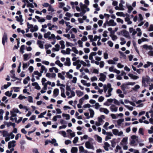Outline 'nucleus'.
<instances>
[{"label":"nucleus","instance_id":"40","mask_svg":"<svg viewBox=\"0 0 153 153\" xmlns=\"http://www.w3.org/2000/svg\"><path fill=\"white\" fill-rule=\"evenodd\" d=\"M89 111L90 112V117L93 118L94 117V111L91 108L89 109Z\"/></svg>","mask_w":153,"mask_h":153},{"label":"nucleus","instance_id":"44","mask_svg":"<svg viewBox=\"0 0 153 153\" xmlns=\"http://www.w3.org/2000/svg\"><path fill=\"white\" fill-rule=\"evenodd\" d=\"M37 44L39 45V47L41 49L43 48V45L42 43V42L40 40L37 41Z\"/></svg>","mask_w":153,"mask_h":153},{"label":"nucleus","instance_id":"10","mask_svg":"<svg viewBox=\"0 0 153 153\" xmlns=\"http://www.w3.org/2000/svg\"><path fill=\"white\" fill-rule=\"evenodd\" d=\"M80 8L81 11L83 12L84 13H85L86 11L88 12L90 10L89 8L87 7V6L85 4H84Z\"/></svg>","mask_w":153,"mask_h":153},{"label":"nucleus","instance_id":"31","mask_svg":"<svg viewBox=\"0 0 153 153\" xmlns=\"http://www.w3.org/2000/svg\"><path fill=\"white\" fill-rule=\"evenodd\" d=\"M128 76L131 79L134 80H136L139 78L138 76L135 75L131 74H129Z\"/></svg>","mask_w":153,"mask_h":153},{"label":"nucleus","instance_id":"57","mask_svg":"<svg viewBox=\"0 0 153 153\" xmlns=\"http://www.w3.org/2000/svg\"><path fill=\"white\" fill-rule=\"evenodd\" d=\"M116 14L118 16H124L125 14L123 12H117L116 13Z\"/></svg>","mask_w":153,"mask_h":153},{"label":"nucleus","instance_id":"43","mask_svg":"<svg viewBox=\"0 0 153 153\" xmlns=\"http://www.w3.org/2000/svg\"><path fill=\"white\" fill-rule=\"evenodd\" d=\"M2 134L3 137H7L10 136V134L8 132L6 131H3L2 133Z\"/></svg>","mask_w":153,"mask_h":153},{"label":"nucleus","instance_id":"23","mask_svg":"<svg viewBox=\"0 0 153 153\" xmlns=\"http://www.w3.org/2000/svg\"><path fill=\"white\" fill-rule=\"evenodd\" d=\"M56 76V74L54 73H53L52 74L47 73L46 74V76L49 78H55V77Z\"/></svg>","mask_w":153,"mask_h":153},{"label":"nucleus","instance_id":"36","mask_svg":"<svg viewBox=\"0 0 153 153\" xmlns=\"http://www.w3.org/2000/svg\"><path fill=\"white\" fill-rule=\"evenodd\" d=\"M55 48H53L52 49L53 51H58L59 50V45L58 44H56L55 45Z\"/></svg>","mask_w":153,"mask_h":153},{"label":"nucleus","instance_id":"12","mask_svg":"<svg viewBox=\"0 0 153 153\" xmlns=\"http://www.w3.org/2000/svg\"><path fill=\"white\" fill-rule=\"evenodd\" d=\"M108 25L109 26H114L116 25V23L113 19H110L109 21H106Z\"/></svg>","mask_w":153,"mask_h":153},{"label":"nucleus","instance_id":"53","mask_svg":"<svg viewBox=\"0 0 153 153\" xmlns=\"http://www.w3.org/2000/svg\"><path fill=\"white\" fill-rule=\"evenodd\" d=\"M93 6L95 8V10L97 11H99L100 10V8L98 7V5L96 3L93 5Z\"/></svg>","mask_w":153,"mask_h":153},{"label":"nucleus","instance_id":"6","mask_svg":"<svg viewBox=\"0 0 153 153\" xmlns=\"http://www.w3.org/2000/svg\"><path fill=\"white\" fill-rule=\"evenodd\" d=\"M32 76H35L37 80H39L40 79V77L42 76V74L38 71H35L32 74Z\"/></svg>","mask_w":153,"mask_h":153},{"label":"nucleus","instance_id":"56","mask_svg":"<svg viewBox=\"0 0 153 153\" xmlns=\"http://www.w3.org/2000/svg\"><path fill=\"white\" fill-rule=\"evenodd\" d=\"M124 119H120L117 120V124L120 126L122 122H124Z\"/></svg>","mask_w":153,"mask_h":153},{"label":"nucleus","instance_id":"14","mask_svg":"<svg viewBox=\"0 0 153 153\" xmlns=\"http://www.w3.org/2000/svg\"><path fill=\"white\" fill-rule=\"evenodd\" d=\"M16 141L15 140H12L11 141L9 142L8 143V148L9 149H10L12 147H14L16 146Z\"/></svg>","mask_w":153,"mask_h":153},{"label":"nucleus","instance_id":"54","mask_svg":"<svg viewBox=\"0 0 153 153\" xmlns=\"http://www.w3.org/2000/svg\"><path fill=\"white\" fill-rule=\"evenodd\" d=\"M48 11H51L52 12L55 11V10L54 9V8L51 5L49 7H48Z\"/></svg>","mask_w":153,"mask_h":153},{"label":"nucleus","instance_id":"15","mask_svg":"<svg viewBox=\"0 0 153 153\" xmlns=\"http://www.w3.org/2000/svg\"><path fill=\"white\" fill-rule=\"evenodd\" d=\"M16 18L17 21L19 22L21 25H22L23 24L22 23L23 21V19H22V15H20L19 16H16Z\"/></svg>","mask_w":153,"mask_h":153},{"label":"nucleus","instance_id":"52","mask_svg":"<svg viewBox=\"0 0 153 153\" xmlns=\"http://www.w3.org/2000/svg\"><path fill=\"white\" fill-rule=\"evenodd\" d=\"M120 40L121 42H120V44L121 45H124L126 42V41L125 39L123 38H120Z\"/></svg>","mask_w":153,"mask_h":153},{"label":"nucleus","instance_id":"64","mask_svg":"<svg viewBox=\"0 0 153 153\" xmlns=\"http://www.w3.org/2000/svg\"><path fill=\"white\" fill-rule=\"evenodd\" d=\"M114 103L115 104L117 105H120V103L119 101H118L117 100L115 99H114Z\"/></svg>","mask_w":153,"mask_h":153},{"label":"nucleus","instance_id":"7","mask_svg":"<svg viewBox=\"0 0 153 153\" xmlns=\"http://www.w3.org/2000/svg\"><path fill=\"white\" fill-rule=\"evenodd\" d=\"M96 52H91L89 55V59L90 60H91V63H95V61L93 59V57L95 56L97 54Z\"/></svg>","mask_w":153,"mask_h":153},{"label":"nucleus","instance_id":"24","mask_svg":"<svg viewBox=\"0 0 153 153\" xmlns=\"http://www.w3.org/2000/svg\"><path fill=\"white\" fill-rule=\"evenodd\" d=\"M47 69L44 65H43L41 67V68L40 70V72L42 74L43 72H45V73H46L47 72Z\"/></svg>","mask_w":153,"mask_h":153},{"label":"nucleus","instance_id":"48","mask_svg":"<svg viewBox=\"0 0 153 153\" xmlns=\"http://www.w3.org/2000/svg\"><path fill=\"white\" fill-rule=\"evenodd\" d=\"M58 76L62 80H64L65 79V76L61 73H58Z\"/></svg>","mask_w":153,"mask_h":153},{"label":"nucleus","instance_id":"22","mask_svg":"<svg viewBox=\"0 0 153 153\" xmlns=\"http://www.w3.org/2000/svg\"><path fill=\"white\" fill-rule=\"evenodd\" d=\"M125 2L123 0H120V3L119 6L120 8V10H123L124 9L123 7V4H125Z\"/></svg>","mask_w":153,"mask_h":153},{"label":"nucleus","instance_id":"50","mask_svg":"<svg viewBox=\"0 0 153 153\" xmlns=\"http://www.w3.org/2000/svg\"><path fill=\"white\" fill-rule=\"evenodd\" d=\"M55 64L58 65L60 67H62L63 66V64L61 63L59 60H56L55 62Z\"/></svg>","mask_w":153,"mask_h":153},{"label":"nucleus","instance_id":"16","mask_svg":"<svg viewBox=\"0 0 153 153\" xmlns=\"http://www.w3.org/2000/svg\"><path fill=\"white\" fill-rule=\"evenodd\" d=\"M100 78L99 80L101 81L104 82L106 80V76L103 73H100Z\"/></svg>","mask_w":153,"mask_h":153},{"label":"nucleus","instance_id":"34","mask_svg":"<svg viewBox=\"0 0 153 153\" xmlns=\"http://www.w3.org/2000/svg\"><path fill=\"white\" fill-rule=\"evenodd\" d=\"M110 146V145L107 142H105L104 143V146L103 147L105 150L108 151V147Z\"/></svg>","mask_w":153,"mask_h":153},{"label":"nucleus","instance_id":"41","mask_svg":"<svg viewBox=\"0 0 153 153\" xmlns=\"http://www.w3.org/2000/svg\"><path fill=\"white\" fill-rule=\"evenodd\" d=\"M76 93L78 97H81L84 94V93L83 92L79 90L76 91Z\"/></svg>","mask_w":153,"mask_h":153},{"label":"nucleus","instance_id":"37","mask_svg":"<svg viewBox=\"0 0 153 153\" xmlns=\"http://www.w3.org/2000/svg\"><path fill=\"white\" fill-rule=\"evenodd\" d=\"M56 141L55 139H53L52 140H49L50 143L53 144L54 146H58V144L56 143Z\"/></svg>","mask_w":153,"mask_h":153},{"label":"nucleus","instance_id":"62","mask_svg":"<svg viewBox=\"0 0 153 153\" xmlns=\"http://www.w3.org/2000/svg\"><path fill=\"white\" fill-rule=\"evenodd\" d=\"M66 45L67 47H72L74 46V45L71 43L66 42Z\"/></svg>","mask_w":153,"mask_h":153},{"label":"nucleus","instance_id":"26","mask_svg":"<svg viewBox=\"0 0 153 153\" xmlns=\"http://www.w3.org/2000/svg\"><path fill=\"white\" fill-rule=\"evenodd\" d=\"M143 48L146 49V50H152L153 49V48L152 46H148L146 44L143 45Z\"/></svg>","mask_w":153,"mask_h":153},{"label":"nucleus","instance_id":"61","mask_svg":"<svg viewBox=\"0 0 153 153\" xmlns=\"http://www.w3.org/2000/svg\"><path fill=\"white\" fill-rule=\"evenodd\" d=\"M9 114V112L8 111H7L5 113V116L4 117V119L6 120H7L9 119V117H8V116Z\"/></svg>","mask_w":153,"mask_h":153},{"label":"nucleus","instance_id":"38","mask_svg":"<svg viewBox=\"0 0 153 153\" xmlns=\"http://www.w3.org/2000/svg\"><path fill=\"white\" fill-rule=\"evenodd\" d=\"M129 31L130 33H132L133 36H134L137 33V31L132 27L129 28Z\"/></svg>","mask_w":153,"mask_h":153},{"label":"nucleus","instance_id":"28","mask_svg":"<svg viewBox=\"0 0 153 153\" xmlns=\"http://www.w3.org/2000/svg\"><path fill=\"white\" fill-rule=\"evenodd\" d=\"M116 93L119 94V96L120 97L123 98L124 97V95L123 94H122V92L120 89H117L116 91Z\"/></svg>","mask_w":153,"mask_h":153},{"label":"nucleus","instance_id":"11","mask_svg":"<svg viewBox=\"0 0 153 153\" xmlns=\"http://www.w3.org/2000/svg\"><path fill=\"white\" fill-rule=\"evenodd\" d=\"M85 147L88 149H93L94 147L93 145L89 141H87L85 143Z\"/></svg>","mask_w":153,"mask_h":153},{"label":"nucleus","instance_id":"29","mask_svg":"<svg viewBox=\"0 0 153 153\" xmlns=\"http://www.w3.org/2000/svg\"><path fill=\"white\" fill-rule=\"evenodd\" d=\"M35 18L38 20V21L39 22H44L45 21V19L44 18H40V17L37 16H35Z\"/></svg>","mask_w":153,"mask_h":153},{"label":"nucleus","instance_id":"32","mask_svg":"<svg viewBox=\"0 0 153 153\" xmlns=\"http://www.w3.org/2000/svg\"><path fill=\"white\" fill-rule=\"evenodd\" d=\"M105 118V117L104 115H102L98 117V121L101 123H102L103 121V120Z\"/></svg>","mask_w":153,"mask_h":153},{"label":"nucleus","instance_id":"5","mask_svg":"<svg viewBox=\"0 0 153 153\" xmlns=\"http://www.w3.org/2000/svg\"><path fill=\"white\" fill-rule=\"evenodd\" d=\"M119 59L117 57H115L112 59H111L107 61L108 63L110 65H115L117 64V62L118 61Z\"/></svg>","mask_w":153,"mask_h":153},{"label":"nucleus","instance_id":"21","mask_svg":"<svg viewBox=\"0 0 153 153\" xmlns=\"http://www.w3.org/2000/svg\"><path fill=\"white\" fill-rule=\"evenodd\" d=\"M99 110L100 112H103L105 114H107L109 113V111L107 108H100Z\"/></svg>","mask_w":153,"mask_h":153},{"label":"nucleus","instance_id":"3","mask_svg":"<svg viewBox=\"0 0 153 153\" xmlns=\"http://www.w3.org/2000/svg\"><path fill=\"white\" fill-rule=\"evenodd\" d=\"M10 112L11 116L14 117H16V113H21V112H20L19 110L16 108H13L12 110L10 111Z\"/></svg>","mask_w":153,"mask_h":153},{"label":"nucleus","instance_id":"45","mask_svg":"<svg viewBox=\"0 0 153 153\" xmlns=\"http://www.w3.org/2000/svg\"><path fill=\"white\" fill-rule=\"evenodd\" d=\"M78 151V149L76 147H72L71 152L72 153H77L76 152Z\"/></svg>","mask_w":153,"mask_h":153},{"label":"nucleus","instance_id":"13","mask_svg":"<svg viewBox=\"0 0 153 153\" xmlns=\"http://www.w3.org/2000/svg\"><path fill=\"white\" fill-rule=\"evenodd\" d=\"M111 111L112 112H116L117 111L118 107L114 104L111 105L109 108Z\"/></svg>","mask_w":153,"mask_h":153},{"label":"nucleus","instance_id":"17","mask_svg":"<svg viewBox=\"0 0 153 153\" xmlns=\"http://www.w3.org/2000/svg\"><path fill=\"white\" fill-rule=\"evenodd\" d=\"M30 31L32 32L35 31H36L38 30V27L37 25L33 26V25H31V27L30 28Z\"/></svg>","mask_w":153,"mask_h":153},{"label":"nucleus","instance_id":"60","mask_svg":"<svg viewBox=\"0 0 153 153\" xmlns=\"http://www.w3.org/2000/svg\"><path fill=\"white\" fill-rule=\"evenodd\" d=\"M29 56V54H25L23 55L24 60V61H27L28 59V58Z\"/></svg>","mask_w":153,"mask_h":153},{"label":"nucleus","instance_id":"49","mask_svg":"<svg viewBox=\"0 0 153 153\" xmlns=\"http://www.w3.org/2000/svg\"><path fill=\"white\" fill-rule=\"evenodd\" d=\"M30 78L29 76H28L23 80V83L25 84H26L28 83V81L30 80Z\"/></svg>","mask_w":153,"mask_h":153},{"label":"nucleus","instance_id":"2","mask_svg":"<svg viewBox=\"0 0 153 153\" xmlns=\"http://www.w3.org/2000/svg\"><path fill=\"white\" fill-rule=\"evenodd\" d=\"M150 78L148 76H146V77H143L142 78V85L145 87L147 86L146 85V82L147 83H148L149 82Z\"/></svg>","mask_w":153,"mask_h":153},{"label":"nucleus","instance_id":"18","mask_svg":"<svg viewBox=\"0 0 153 153\" xmlns=\"http://www.w3.org/2000/svg\"><path fill=\"white\" fill-rule=\"evenodd\" d=\"M7 34L6 33H4L2 38V43L4 45L5 42H7Z\"/></svg>","mask_w":153,"mask_h":153},{"label":"nucleus","instance_id":"30","mask_svg":"<svg viewBox=\"0 0 153 153\" xmlns=\"http://www.w3.org/2000/svg\"><path fill=\"white\" fill-rule=\"evenodd\" d=\"M53 97H56L59 94V90L58 88L54 89L53 91Z\"/></svg>","mask_w":153,"mask_h":153},{"label":"nucleus","instance_id":"27","mask_svg":"<svg viewBox=\"0 0 153 153\" xmlns=\"http://www.w3.org/2000/svg\"><path fill=\"white\" fill-rule=\"evenodd\" d=\"M65 65L68 66H70L71 65V62L70 61V59L68 57H67L66 59V61L64 63Z\"/></svg>","mask_w":153,"mask_h":153},{"label":"nucleus","instance_id":"39","mask_svg":"<svg viewBox=\"0 0 153 153\" xmlns=\"http://www.w3.org/2000/svg\"><path fill=\"white\" fill-rule=\"evenodd\" d=\"M125 21L127 22V24L128 25L131 24L132 23V22L130 21L129 16L125 18Z\"/></svg>","mask_w":153,"mask_h":153},{"label":"nucleus","instance_id":"9","mask_svg":"<svg viewBox=\"0 0 153 153\" xmlns=\"http://www.w3.org/2000/svg\"><path fill=\"white\" fill-rule=\"evenodd\" d=\"M70 92L71 94V95H70V93L68 91H66V92L65 94L66 95L68 96V99L71 98L75 96V93L73 91H71Z\"/></svg>","mask_w":153,"mask_h":153},{"label":"nucleus","instance_id":"19","mask_svg":"<svg viewBox=\"0 0 153 153\" xmlns=\"http://www.w3.org/2000/svg\"><path fill=\"white\" fill-rule=\"evenodd\" d=\"M128 138L127 137H124L122 140L120 144L122 145H126L128 143Z\"/></svg>","mask_w":153,"mask_h":153},{"label":"nucleus","instance_id":"33","mask_svg":"<svg viewBox=\"0 0 153 153\" xmlns=\"http://www.w3.org/2000/svg\"><path fill=\"white\" fill-rule=\"evenodd\" d=\"M94 137L95 139L98 142L101 143L102 142V138L97 135H96L94 136Z\"/></svg>","mask_w":153,"mask_h":153},{"label":"nucleus","instance_id":"58","mask_svg":"<svg viewBox=\"0 0 153 153\" xmlns=\"http://www.w3.org/2000/svg\"><path fill=\"white\" fill-rule=\"evenodd\" d=\"M62 116L63 117H65L66 119L67 120L70 119V115L68 114H63Z\"/></svg>","mask_w":153,"mask_h":153},{"label":"nucleus","instance_id":"8","mask_svg":"<svg viewBox=\"0 0 153 153\" xmlns=\"http://www.w3.org/2000/svg\"><path fill=\"white\" fill-rule=\"evenodd\" d=\"M72 51H73L74 53L76 54H79V55H82L83 53L82 51H79L77 49L76 47H73L72 48Z\"/></svg>","mask_w":153,"mask_h":153},{"label":"nucleus","instance_id":"59","mask_svg":"<svg viewBox=\"0 0 153 153\" xmlns=\"http://www.w3.org/2000/svg\"><path fill=\"white\" fill-rule=\"evenodd\" d=\"M79 46V47L82 48L83 47V42L81 40H79L77 42Z\"/></svg>","mask_w":153,"mask_h":153},{"label":"nucleus","instance_id":"42","mask_svg":"<svg viewBox=\"0 0 153 153\" xmlns=\"http://www.w3.org/2000/svg\"><path fill=\"white\" fill-rule=\"evenodd\" d=\"M59 44L61 45V48L62 49H64L65 48V42L63 40H61L59 42Z\"/></svg>","mask_w":153,"mask_h":153},{"label":"nucleus","instance_id":"47","mask_svg":"<svg viewBox=\"0 0 153 153\" xmlns=\"http://www.w3.org/2000/svg\"><path fill=\"white\" fill-rule=\"evenodd\" d=\"M4 113L2 109H0V120H2L3 119V114Z\"/></svg>","mask_w":153,"mask_h":153},{"label":"nucleus","instance_id":"25","mask_svg":"<svg viewBox=\"0 0 153 153\" xmlns=\"http://www.w3.org/2000/svg\"><path fill=\"white\" fill-rule=\"evenodd\" d=\"M153 67V63L149 61L146 62V63L144 65L143 67L145 68H147L150 66Z\"/></svg>","mask_w":153,"mask_h":153},{"label":"nucleus","instance_id":"4","mask_svg":"<svg viewBox=\"0 0 153 153\" xmlns=\"http://www.w3.org/2000/svg\"><path fill=\"white\" fill-rule=\"evenodd\" d=\"M112 132L113 134L116 136H121L123 135V132L122 131H119L117 129H113L112 130Z\"/></svg>","mask_w":153,"mask_h":153},{"label":"nucleus","instance_id":"46","mask_svg":"<svg viewBox=\"0 0 153 153\" xmlns=\"http://www.w3.org/2000/svg\"><path fill=\"white\" fill-rule=\"evenodd\" d=\"M30 63L29 62L27 63H23V70H24L26 68H27L28 67Z\"/></svg>","mask_w":153,"mask_h":153},{"label":"nucleus","instance_id":"1","mask_svg":"<svg viewBox=\"0 0 153 153\" xmlns=\"http://www.w3.org/2000/svg\"><path fill=\"white\" fill-rule=\"evenodd\" d=\"M44 37L45 38H48V39H55L56 37L55 35L53 34H51L50 31H48L44 34Z\"/></svg>","mask_w":153,"mask_h":153},{"label":"nucleus","instance_id":"20","mask_svg":"<svg viewBox=\"0 0 153 153\" xmlns=\"http://www.w3.org/2000/svg\"><path fill=\"white\" fill-rule=\"evenodd\" d=\"M113 90V88L111 87L109 88L107 91V93L105 95V97H110L111 95V92Z\"/></svg>","mask_w":153,"mask_h":153},{"label":"nucleus","instance_id":"55","mask_svg":"<svg viewBox=\"0 0 153 153\" xmlns=\"http://www.w3.org/2000/svg\"><path fill=\"white\" fill-rule=\"evenodd\" d=\"M94 106L95 108L96 109H98L101 106L98 102H96Z\"/></svg>","mask_w":153,"mask_h":153},{"label":"nucleus","instance_id":"51","mask_svg":"<svg viewBox=\"0 0 153 153\" xmlns=\"http://www.w3.org/2000/svg\"><path fill=\"white\" fill-rule=\"evenodd\" d=\"M126 7L128 8V12L129 13H130L133 9V7L131 6L128 5H127Z\"/></svg>","mask_w":153,"mask_h":153},{"label":"nucleus","instance_id":"63","mask_svg":"<svg viewBox=\"0 0 153 153\" xmlns=\"http://www.w3.org/2000/svg\"><path fill=\"white\" fill-rule=\"evenodd\" d=\"M117 22L118 23H120L121 24L123 23L124 22L123 20L121 19L120 18H117L116 19Z\"/></svg>","mask_w":153,"mask_h":153},{"label":"nucleus","instance_id":"35","mask_svg":"<svg viewBox=\"0 0 153 153\" xmlns=\"http://www.w3.org/2000/svg\"><path fill=\"white\" fill-rule=\"evenodd\" d=\"M32 85L35 87V88L37 90H39L40 89V87L39 85L38 84L37 82H34L32 83Z\"/></svg>","mask_w":153,"mask_h":153}]
</instances>
